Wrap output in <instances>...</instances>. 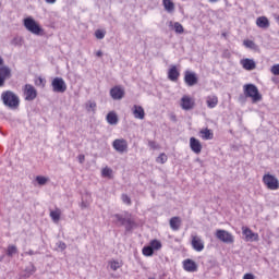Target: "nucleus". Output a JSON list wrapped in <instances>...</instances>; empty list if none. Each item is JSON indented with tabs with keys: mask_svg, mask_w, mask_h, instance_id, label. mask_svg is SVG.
Returning <instances> with one entry per match:
<instances>
[{
	"mask_svg": "<svg viewBox=\"0 0 279 279\" xmlns=\"http://www.w3.org/2000/svg\"><path fill=\"white\" fill-rule=\"evenodd\" d=\"M216 238L219 239V241H222V243H234V236L232 233L223 229H218L216 231Z\"/></svg>",
	"mask_w": 279,
	"mask_h": 279,
	"instance_id": "nucleus-8",
	"label": "nucleus"
},
{
	"mask_svg": "<svg viewBox=\"0 0 279 279\" xmlns=\"http://www.w3.org/2000/svg\"><path fill=\"white\" fill-rule=\"evenodd\" d=\"M45 84H47V81L45 78H43L41 76H39L35 80V86H39L40 88H45Z\"/></svg>",
	"mask_w": 279,
	"mask_h": 279,
	"instance_id": "nucleus-33",
	"label": "nucleus"
},
{
	"mask_svg": "<svg viewBox=\"0 0 279 279\" xmlns=\"http://www.w3.org/2000/svg\"><path fill=\"white\" fill-rule=\"evenodd\" d=\"M62 215V211L60 208H56V210L50 211V218L52 219L53 223H58L60 221V217Z\"/></svg>",
	"mask_w": 279,
	"mask_h": 279,
	"instance_id": "nucleus-28",
	"label": "nucleus"
},
{
	"mask_svg": "<svg viewBox=\"0 0 279 279\" xmlns=\"http://www.w3.org/2000/svg\"><path fill=\"white\" fill-rule=\"evenodd\" d=\"M168 158L167 155L165 153H161L158 157H157V162H160V165H165V162H167Z\"/></svg>",
	"mask_w": 279,
	"mask_h": 279,
	"instance_id": "nucleus-37",
	"label": "nucleus"
},
{
	"mask_svg": "<svg viewBox=\"0 0 279 279\" xmlns=\"http://www.w3.org/2000/svg\"><path fill=\"white\" fill-rule=\"evenodd\" d=\"M81 208H82V210L88 208V203H86V202L83 201V202L81 203Z\"/></svg>",
	"mask_w": 279,
	"mask_h": 279,
	"instance_id": "nucleus-47",
	"label": "nucleus"
},
{
	"mask_svg": "<svg viewBox=\"0 0 279 279\" xmlns=\"http://www.w3.org/2000/svg\"><path fill=\"white\" fill-rule=\"evenodd\" d=\"M206 104L207 108H216L217 104H219V98H217L215 95L208 96Z\"/></svg>",
	"mask_w": 279,
	"mask_h": 279,
	"instance_id": "nucleus-26",
	"label": "nucleus"
},
{
	"mask_svg": "<svg viewBox=\"0 0 279 279\" xmlns=\"http://www.w3.org/2000/svg\"><path fill=\"white\" fill-rule=\"evenodd\" d=\"M36 182H37V184H39V186H45V184H47V182H49V178H46L43 175H37Z\"/></svg>",
	"mask_w": 279,
	"mask_h": 279,
	"instance_id": "nucleus-31",
	"label": "nucleus"
},
{
	"mask_svg": "<svg viewBox=\"0 0 279 279\" xmlns=\"http://www.w3.org/2000/svg\"><path fill=\"white\" fill-rule=\"evenodd\" d=\"M101 175H102V178H109V180H112V169L109 167H105L101 170Z\"/></svg>",
	"mask_w": 279,
	"mask_h": 279,
	"instance_id": "nucleus-30",
	"label": "nucleus"
},
{
	"mask_svg": "<svg viewBox=\"0 0 279 279\" xmlns=\"http://www.w3.org/2000/svg\"><path fill=\"white\" fill-rule=\"evenodd\" d=\"M180 78V71H178V68L175 65H172L168 71V80L170 82H178Z\"/></svg>",
	"mask_w": 279,
	"mask_h": 279,
	"instance_id": "nucleus-16",
	"label": "nucleus"
},
{
	"mask_svg": "<svg viewBox=\"0 0 279 279\" xmlns=\"http://www.w3.org/2000/svg\"><path fill=\"white\" fill-rule=\"evenodd\" d=\"M96 56H97L98 58H101V56H104V52H101V50H98V51L96 52Z\"/></svg>",
	"mask_w": 279,
	"mask_h": 279,
	"instance_id": "nucleus-50",
	"label": "nucleus"
},
{
	"mask_svg": "<svg viewBox=\"0 0 279 279\" xmlns=\"http://www.w3.org/2000/svg\"><path fill=\"white\" fill-rule=\"evenodd\" d=\"M0 77H2V80H10V77H12V70H10V68L8 66H1L0 68Z\"/></svg>",
	"mask_w": 279,
	"mask_h": 279,
	"instance_id": "nucleus-25",
	"label": "nucleus"
},
{
	"mask_svg": "<svg viewBox=\"0 0 279 279\" xmlns=\"http://www.w3.org/2000/svg\"><path fill=\"white\" fill-rule=\"evenodd\" d=\"M78 162H80V165H84V162H85V160H86V156H84V155H78Z\"/></svg>",
	"mask_w": 279,
	"mask_h": 279,
	"instance_id": "nucleus-45",
	"label": "nucleus"
},
{
	"mask_svg": "<svg viewBox=\"0 0 279 279\" xmlns=\"http://www.w3.org/2000/svg\"><path fill=\"white\" fill-rule=\"evenodd\" d=\"M263 183L269 191H278L279 181L274 174L266 173L263 175Z\"/></svg>",
	"mask_w": 279,
	"mask_h": 279,
	"instance_id": "nucleus-5",
	"label": "nucleus"
},
{
	"mask_svg": "<svg viewBox=\"0 0 279 279\" xmlns=\"http://www.w3.org/2000/svg\"><path fill=\"white\" fill-rule=\"evenodd\" d=\"M190 147L194 154H202V142H199V140L191 137Z\"/></svg>",
	"mask_w": 279,
	"mask_h": 279,
	"instance_id": "nucleus-14",
	"label": "nucleus"
},
{
	"mask_svg": "<svg viewBox=\"0 0 279 279\" xmlns=\"http://www.w3.org/2000/svg\"><path fill=\"white\" fill-rule=\"evenodd\" d=\"M219 0H208L209 3H217Z\"/></svg>",
	"mask_w": 279,
	"mask_h": 279,
	"instance_id": "nucleus-52",
	"label": "nucleus"
},
{
	"mask_svg": "<svg viewBox=\"0 0 279 279\" xmlns=\"http://www.w3.org/2000/svg\"><path fill=\"white\" fill-rule=\"evenodd\" d=\"M95 37L98 39V40H104V38H106V32L101 31V29H97L95 32Z\"/></svg>",
	"mask_w": 279,
	"mask_h": 279,
	"instance_id": "nucleus-35",
	"label": "nucleus"
},
{
	"mask_svg": "<svg viewBox=\"0 0 279 279\" xmlns=\"http://www.w3.org/2000/svg\"><path fill=\"white\" fill-rule=\"evenodd\" d=\"M24 27L27 29V32H31V34H35V36H40V33L43 32L40 25H38L36 20L33 17L24 19Z\"/></svg>",
	"mask_w": 279,
	"mask_h": 279,
	"instance_id": "nucleus-4",
	"label": "nucleus"
},
{
	"mask_svg": "<svg viewBox=\"0 0 279 279\" xmlns=\"http://www.w3.org/2000/svg\"><path fill=\"white\" fill-rule=\"evenodd\" d=\"M149 246L151 247L153 252L154 250L156 251L162 250V243L158 240H151L149 243Z\"/></svg>",
	"mask_w": 279,
	"mask_h": 279,
	"instance_id": "nucleus-29",
	"label": "nucleus"
},
{
	"mask_svg": "<svg viewBox=\"0 0 279 279\" xmlns=\"http://www.w3.org/2000/svg\"><path fill=\"white\" fill-rule=\"evenodd\" d=\"M16 252H17L16 246L10 245V246L8 247L7 254H8V256H14V254H16Z\"/></svg>",
	"mask_w": 279,
	"mask_h": 279,
	"instance_id": "nucleus-39",
	"label": "nucleus"
},
{
	"mask_svg": "<svg viewBox=\"0 0 279 279\" xmlns=\"http://www.w3.org/2000/svg\"><path fill=\"white\" fill-rule=\"evenodd\" d=\"M243 45L247 49H256V44L253 40H244Z\"/></svg>",
	"mask_w": 279,
	"mask_h": 279,
	"instance_id": "nucleus-36",
	"label": "nucleus"
},
{
	"mask_svg": "<svg viewBox=\"0 0 279 279\" xmlns=\"http://www.w3.org/2000/svg\"><path fill=\"white\" fill-rule=\"evenodd\" d=\"M242 66L246 71H254V69H256V62L252 59H244L242 60Z\"/></svg>",
	"mask_w": 279,
	"mask_h": 279,
	"instance_id": "nucleus-22",
	"label": "nucleus"
},
{
	"mask_svg": "<svg viewBox=\"0 0 279 279\" xmlns=\"http://www.w3.org/2000/svg\"><path fill=\"white\" fill-rule=\"evenodd\" d=\"M243 279H256V277L254 276V274L247 272L243 276Z\"/></svg>",
	"mask_w": 279,
	"mask_h": 279,
	"instance_id": "nucleus-44",
	"label": "nucleus"
},
{
	"mask_svg": "<svg viewBox=\"0 0 279 279\" xmlns=\"http://www.w3.org/2000/svg\"><path fill=\"white\" fill-rule=\"evenodd\" d=\"M169 27H173L175 34H184V26H182V24H180V22H175L173 24V22H169Z\"/></svg>",
	"mask_w": 279,
	"mask_h": 279,
	"instance_id": "nucleus-27",
	"label": "nucleus"
},
{
	"mask_svg": "<svg viewBox=\"0 0 279 279\" xmlns=\"http://www.w3.org/2000/svg\"><path fill=\"white\" fill-rule=\"evenodd\" d=\"M121 199H122L123 204H126L128 206H130L132 204V198H130V196H128V194H122Z\"/></svg>",
	"mask_w": 279,
	"mask_h": 279,
	"instance_id": "nucleus-38",
	"label": "nucleus"
},
{
	"mask_svg": "<svg viewBox=\"0 0 279 279\" xmlns=\"http://www.w3.org/2000/svg\"><path fill=\"white\" fill-rule=\"evenodd\" d=\"M142 253H143L144 256H154V251L149 245L144 246L143 250H142Z\"/></svg>",
	"mask_w": 279,
	"mask_h": 279,
	"instance_id": "nucleus-34",
	"label": "nucleus"
},
{
	"mask_svg": "<svg viewBox=\"0 0 279 279\" xmlns=\"http://www.w3.org/2000/svg\"><path fill=\"white\" fill-rule=\"evenodd\" d=\"M116 219L117 226H124L126 232H131L136 227V221L132 219V215L126 214L125 216L121 214H114L112 216Z\"/></svg>",
	"mask_w": 279,
	"mask_h": 279,
	"instance_id": "nucleus-2",
	"label": "nucleus"
},
{
	"mask_svg": "<svg viewBox=\"0 0 279 279\" xmlns=\"http://www.w3.org/2000/svg\"><path fill=\"white\" fill-rule=\"evenodd\" d=\"M112 147L119 154H123L124 151H128V141H125L124 138L114 140L112 143Z\"/></svg>",
	"mask_w": 279,
	"mask_h": 279,
	"instance_id": "nucleus-10",
	"label": "nucleus"
},
{
	"mask_svg": "<svg viewBox=\"0 0 279 279\" xmlns=\"http://www.w3.org/2000/svg\"><path fill=\"white\" fill-rule=\"evenodd\" d=\"M270 72L272 73V75H279V63L278 64H274L270 68Z\"/></svg>",
	"mask_w": 279,
	"mask_h": 279,
	"instance_id": "nucleus-41",
	"label": "nucleus"
},
{
	"mask_svg": "<svg viewBox=\"0 0 279 279\" xmlns=\"http://www.w3.org/2000/svg\"><path fill=\"white\" fill-rule=\"evenodd\" d=\"M181 108L183 110H193V108H195V102L193 101V99H191V97L183 96L181 98Z\"/></svg>",
	"mask_w": 279,
	"mask_h": 279,
	"instance_id": "nucleus-12",
	"label": "nucleus"
},
{
	"mask_svg": "<svg viewBox=\"0 0 279 279\" xmlns=\"http://www.w3.org/2000/svg\"><path fill=\"white\" fill-rule=\"evenodd\" d=\"M95 108H97V102H95V101H89L88 102V108H87V110H95Z\"/></svg>",
	"mask_w": 279,
	"mask_h": 279,
	"instance_id": "nucleus-43",
	"label": "nucleus"
},
{
	"mask_svg": "<svg viewBox=\"0 0 279 279\" xmlns=\"http://www.w3.org/2000/svg\"><path fill=\"white\" fill-rule=\"evenodd\" d=\"M25 254H27L28 256H34V254H36L34 251L29 250L28 252H26Z\"/></svg>",
	"mask_w": 279,
	"mask_h": 279,
	"instance_id": "nucleus-49",
	"label": "nucleus"
},
{
	"mask_svg": "<svg viewBox=\"0 0 279 279\" xmlns=\"http://www.w3.org/2000/svg\"><path fill=\"white\" fill-rule=\"evenodd\" d=\"M5 86V78L0 77V88Z\"/></svg>",
	"mask_w": 279,
	"mask_h": 279,
	"instance_id": "nucleus-48",
	"label": "nucleus"
},
{
	"mask_svg": "<svg viewBox=\"0 0 279 279\" xmlns=\"http://www.w3.org/2000/svg\"><path fill=\"white\" fill-rule=\"evenodd\" d=\"M242 234H244L246 241H258V233H254L252 229L242 227Z\"/></svg>",
	"mask_w": 279,
	"mask_h": 279,
	"instance_id": "nucleus-13",
	"label": "nucleus"
},
{
	"mask_svg": "<svg viewBox=\"0 0 279 279\" xmlns=\"http://www.w3.org/2000/svg\"><path fill=\"white\" fill-rule=\"evenodd\" d=\"M184 82L186 86H195L198 82L197 74H195V72L186 70L184 74Z\"/></svg>",
	"mask_w": 279,
	"mask_h": 279,
	"instance_id": "nucleus-11",
	"label": "nucleus"
},
{
	"mask_svg": "<svg viewBox=\"0 0 279 279\" xmlns=\"http://www.w3.org/2000/svg\"><path fill=\"white\" fill-rule=\"evenodd\" d=\"M110 268L112 269V271H117V269L121 268V264H119V262L113 260L110 263Z\"/></svg>",
	"mask_w": 279,
	"mask_h": 279,
	"instance_id": "nucleus-40",
	"label": "nucleus"
},
{
	"mask_svg": "<svg viewBox=\"0 0 279 279\" xmlns=\"http://www.w3.org/2000/svg\"><path fill=\"white\" fill-rule=\"evenodd\" d=\"M53 93H66V83L62 77H54L51 82Z\"/></svg>",
	"mask_w": 279,
	"mask_h": 279,
	"instance_id": "nucleus-6",
	"label": "nucleus"
},
{
	"mask_svg": "<svg viewBox=\"0 0 279 279\" xmlns=\"http://www.w3.org/2000/svg\"><path fill=\"white\" fill-rule=\"evenodd\" d=\"M221 36H222V38H226L227 34H226V33H222Z\"/></svg>",
	"mask_w": 279,
	"mask_h": 279,
	"instance_id": "nucleus-54",
	"label": "nucleus"
},
{
	"mask_svg": "<svg viewBox=\"0 0 279 279\" xmlns=\"http://www.w3.org/2000/svg\"><path fill=\"white\" fill-rule=\"evenodd\" d=\"M110 97L114 101H120V99H123L125 97V89L121 86H114L110 89Z\"/></svg>",
	"mask_w": 279,
	"mask_h": 279,
	"instance_id": "nucleus-9",
	"label": "nucleus"
},
{
	"mask_svg": "<svg viewBox=\"0 0 279 279\" xmlns=\"http://www.w3.org/2000/svg\"><path fill=\"white\" fill-rule=\"evenodd\" d=\"M162 5L169 14L175 12V3L172 0H162Z\"/></svg>",
	"mask_w": 279,
	"mask_h": 279,
	"instance_id": "nucleus-21",
	"label": "nucleus"
},
{
	"mask_svg": "<svg viewBox=\"0 0 279 279\" xmlns=\"http://www.w3.org/2000/svg\"><path fill=\"white\" fill-rule=\"evenodd\" d=\"M148 145H149V147H151V149H157L158 148V146L156 145V142H154V141H149Z\"/></svg>",
	"mask_w": 279,
	"mask_h": 279,
	"instance_id": "nucleus-46",
	"label": "nucleus"
},
{
	"mask_svg": "<svg viewBox=\"0 0 279 279\" xmlns=\"http://www.w3.org/2000/svg\"><path fill=\"white\" fill-rule=\"evenodd\" d=\"M107 119V123H109V125H117V123H119V117L117 116V112L111 111L107 114L106 117Z\"/></svg>",
	"mask_w": 279,
	"mask_h": 279,
	"instance_id": "nucleus-24",
	"label": "nucleus"
},
{
	"mask_svg": "<svg viewBox=\"0 0 279 279\" xmlns=\"http://www.w3.org/2000/svg\"><path fill=\"white\" fill-rule=\"evenodd\" d=\"M3 65V58L0 57V66Z\"/></svg>",
	"mask_w": 279,
	"mask_h": 279,
	"instance_id": "nucleus-53",
	"label": "nucleus"
},
{
	"mask_svg": "<svg viewBox=\"0 0 279 279\" xmlns=\"http://www.w3.org/2000/svg\"><path fill=\"white\" fill-rule=\"evenodd\" d=\"M133 116H134L135 119H140V120L145 119V109H143L138 105H135L133 107Z\"/></svg>",
	"mask_w": 279,
	"mask_h": 279,
	"instance_id": "nucleus-19",
	"label": "nucleus"
},
{
	"mask_svg": "<svg viewBox=\"0 0 279 279\" xmlns=\"http://www.w3.org/2000/svg\"><path fill=\"white\" fill-rule=\"evenodd\" d=\"M256 25L260 29H269V26H270L269 19H267V16H259L256 20Z\"/></svg>",
	"mask_w": 279,
	"mask_h": 279,
	"instance_id": "nucleus-18",
	"label": "nucleus"
},
{
	"mask_svg": "<svg viewBox=\"0 0 279 279\" xmlns=\"http://www.w3.org/2000/svg\"><path fill=\"white\" fill-rule=\"evenodd\" d=\"M192 247L195 250V252H202L204 250V241L197 238V235H194L192 238Z\"/></svg>",
	"mask_w": 279,
	"mask_h": 279,
	"instance_id": "nucleus-17",
	"label": "nucleus"
},
{
	"mask_svg": "<svg viewBox=\"0 0 279 279\" xmlns=\"http://www.w3.org/2000/svg\"><path fill=\"white\" fill-rule=\"evenodd\" d=\"M24 96H25V101H34L36 97H38V92L36 90V87L32 84H26L24 86Z\"/></svg>",
	"mask_w": 279,
	"mask_h": 279,
	"instance_id": "nucleus-7",
	"label": "nucleus"
},
{
	"mask_svg": "<svg viewBox=\"0 0 279 279\" xmlns=\"http://www.w3.org/2000/svg\"><path fill=\"white\" fill-rule=\"evenodd\" d=\"M182 226V218L174 216L170 219V228L171 230L178 231Z\"/></svg>",
	"mask_w": 279,
	"mask_h": 279,
	"instance_id": "nucleus-20",
	"label": "nucleus"
},
{
	"mask_svg": "<svg viewBox=\"0 0 279 279\" xmlns=\"http://www.w3.org/2000/svg\"><path fill=\"white\" fill-rule=\"evenodd\" d=\"M34 274H36V267H34V265L25 269V278H29V276H34Z\"/></svg>",
	"mask_w": 279,
	"mask_h": 279,
	"instance_id": "nucleus-32",
	"label": "nucleus"
},
{
	"mask_svg": "<svg viewBox=\"0 0 279 279\" xmlns=\"http://www.w3.org/2000/svg\"><path fill=\"white\" fill-rule=\"evenodd\" d=\"M183 269L190 274H193L197 271V264L193 259H185L183 262Z\"/></svg>",
	"mask_w": 279,
	"mask_h": 279,
	"instance_id": "nucleus-15",
	"label": "nucleus"
},
{
	"mask_svg": "<svg viewBox=\"0 0 279 279\" xmlns=\"http://www.w3.org/2000/svg\"><path fill=\"white\" fill-rule=\"evenodd\" d=\"M46 3H56V0H46Z\"/></svg>",
	"mask_w": 279,
	"mask_h": 279,
	"instance_id": "nucleus-51",
	"label": "nucleus"
},
{
	"mask_svg": "<svg viewBox=\"0 0 279 279\" xmlns=\"http://www.w3.org/2000/svg\"><path fill=\"white\" fill-rule=\"evenodd\" d=\"M199 135L203 141H213L214 138L213 131H210L208 128L201 130Z\"/></svg>",
	"mask_w": 279,
	"mask_h": 279,
	"instance_id": "nucleus-23",
	"label": "nucleus"
},
{
	"mask_svg": "<svg viewBox=\"0 0 279 279\" xmlns=\"http://www.w3.org/2000/svg\"><path fill=\"white\" fill-rule=\"evenodd\" d=\"M244 95L245 97H250L253 104L263 100V95H260V93L258 92V87H256V85L254 84L244 85Z\"/></svg>",
	"mask_w": 279,
	"mask_h": 279,
	"instance_id": "nucleus-3",
	"label": "nucleus"
},
{
	"mask_svg": "<svg viewBox=\"0 0 279 279\" xmlns=\"http://www.w3.org/2000/svg\"><path fill=\"white\" fill-rule=\"evenodd\" d=\"M57 246L59 247V250H61V252H64V250H66V243L62 241L58 242Z\"/></svg>",
	"mask_w": 279,
	"mask_h": 279,
	"instance_id": "nucleus-42",
	"label": "nucleus"
},
{
	"mask_svg": "<svg viewBox=\"0 0 279 279\" xmlns=\"http://www.w3.org/2000/svg\"><path fill=\"white\" fill-rule=\"evenodd\" d=\"M2 104L7 106V108H10L11 110H16L19 108L21 100L19 99V96L14 94L12 90H7L1 94Z\"/></svg>",
	"mask_w": 279,
	"mask_h": 279,
	"instance_id": "nucleus-1",
	"label": "nucleus"
}]
</instances>
